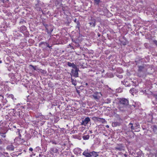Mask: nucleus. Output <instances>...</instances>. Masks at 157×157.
<instances>
[{"instance_id": "obj_20", "label": "nucleus", "mask_w": 157, "mask_h": 157, "mask_svg": "<svg viewBox=\"0 0 157 157\" xmlns=\"http://www.w3.org/2000/svg\"><path fill=\"white\" fill-rule=\"evenodd\" d=\"M89 137L90 136L88 135H84L82 136V138L84 140H87L89 139Z\"/></svg>"}, {"instance_id": "obj_54", "label": "nucleus", "mask_w": 157, "mask_h": 157, "mask_svg": "<svg viewBox=\"0 0 157 157\" xmlns=\"http://www.w3.org/2000/svg\"><path fill=\"white\" fill-rule=\"evenodd\" d=\"M23 151H24V152H26V150H23Z\"/></svg>"}, {"instance_id": "obj_14", "label": "nucleus", "mask_w": 157, "mask_h": 157, "mask_svg": "<svg viewBox=\"0 0 157 157\" xmlns=\"http://www.w3.org/2000/svg\"><path fill=\"white\" fill-rule=\"evenodd\" d=\"M98 153L95 151H92L90 152L91 157L93 156L94 157H97L98 156Z\"/></svg>"}, {"instance_id": "obj_40", "label": "nucleus", "mask_w": 157, "mask_h": 157, "mask_svg": "<svg viewBox=\"0 0 157 157\" xmlns=\"http://www.w3.org/2000/svg\"><path fill=\"white\" fill-rule=\"evenodd\" d=\"M29 150L31 151H33V149L32 147H30L29 148Z\"/></svg>"}, {"instance_id": "obj_16", "label": "nucleus", "mask_w": 157, "mask_h": 157, "mask_svg": "<svg viewBox=\"0 0 157 157\" xmlns=\"http://www.w3.org/2000/svg\"><path fill=\"white\" fill-rule=\"evenodd\" d=\"M121 82L126 86H131L130 84L127 81H121Z\"/></svg>"}, {"instance_id": "obj_57", "label": "nucleus", "mask_w": 157, "mask_h": 157, "mask_svg": "<svg viewBox=\"0 0 157 157\" xmlns=\"http://www.w3.org/2000/svg\"><path fill=\"white\" fill-rule=\"evenodd\" d=\"M79 46V44H78V45H77V46Z\"/></svg>"}, {"instance_id": "obj_52", "label": "nucleus", "mask_w": 157, "mask_h": 157, "mask_svg": "<svg viewBox=\"0 0 157 157\" xmlns=\"http://www.w3.org/2000/svg\"><path fill=\"white\" fill-rule=\"evenodd\" d=\"M106 127H107V128H109V126H108V125H107L106 126Z\"/></svg>"}, {"instance_id": "obj_33", "label": "nucleus", "mask_w": 157, "mask_h": 157, "mask_svg": "<svg viewBox=\"0 0 157 157\" xmlns=\"http://www.w3.org/2000/svg\"><path fill=\"white\" fill-rule=\"evenodd\" d=\"M153 129V130L154 131H156L157 130V128H156V126H155V125L154 126Z\"/></svg>"}, {"instance_id": "obj_26", "label": "nucleus", "mask_w": 157, "mask_h": 157, "mask_svg": "<svg viewBox=\"0 0 157 157\" xmlns=\"http://www.w3.org/2000/svg\"><path fill=\"white\" fill-rule=\"evenodd\" d=\"M0 135L3 138H5L6 137V135L5 134V133H2L1 132H0Z\"/></svg>"}, {"instance_id": "obj_55", "label": "nucleus", "mask_w": 157, "mask_h": 157, "mask_svg": "<svg viewBox=\"0 0 157 157\" xmlns=\"http://www.w3.org/2000/svg\"><path fill=\"white\" fill-rule=\"evenodd\" d=\"M2 63V61L1 60H0V63Z\"/></svg>"}, {"instance_id": "obj_51", "label": "nucleus", "mask_w": 157, "mask_h": 157, "mask_svg": "<svg viewBox=\"0 0 157 157\" xmlns=\"http://www.w3.org/2000/svg\"><path fill=\"white\" fill-rule=\"evenodd\" d=\"M79 151H81V149H77Z\"/></svg>"}, {"instance_id": "obj_32", "label": "nucleus", "mask_w": 157, "mask_h": 157, "mask_svg": "<svg viewBox=\"0 0 157 157\" xmlns=\"http://www.w3.org/2000/svg\"><path fill=\"white\" fill-rule=\"evenodd\" d=\"M80 25H77L76 26V27H75V28L76 29H78V30L79 31L80 30Z\"/></svg>"}, {"instance_id": "obj_38", "label": "nucleus", "mask_w": 157, "mask_h": 157, "mask_svg": "<svg viewBox=\"0 0 157 157\" xmlns=\"http://www.w3.org/2000/svg\"><path fill=\"white\" fill-rule=\"evenodd\" d=\"M3 144V142L1 139H0V145H2Z\"/></svg>"}, {"instance_id": "obj_15", "label": "nucleus", "mask_w": 157, "mask_h": 157, "mask_svg": "<svg viewBox=\"0 0 157 157\" xmlns=\"http://www.w3.org/2000/svg\"><path fill=\"white\" fill-rule=\"evenodd\" d=\"M95 20L94 19H93L92 20V22H90L89 23V24L90 26H91L94 27L95 25Z\"/></svg>"}, {"instance_id": "obj_24", "label": "nucleus", "mask_w": 157, "mask_h": 157, "mask_svg": "<svg viewBox=\"0 0 157 157\" xmlns=\"http://www.w3.org/2000/svg\"><path fill=\"white\" fill-rule=\"evenodd\" d=\"M94 2L96 4L98 5L99 3L100 2V0H94Z\"/></svg>"}, {"instance_id": "obj_21", "label": "nucleus", "mask_w": 157, "mask_h": 157, "mask_svg": "<svg viewBox=\"0 0 157 157\" xmlns=\"http://www.w3.org/2000/svg\"><path fill=\"white\" fill-rule=\"evenodd\" d=\"M111 100L110 98H107L105 100V103L109 104L111 103Z\"/></svg>"}, {"instance_id": "obj_1", "label": "nucleus", "mask_w": 157, "mask_h": 157, "mask_svg": "<svg viewBox=\"0 0 157 157\" xmlns=\"http://www.w3.org/2000/svg\"><path fill=\"white\" fill-rule=\"evenodd\" d=\"M139 61H140V60L136 61L138 67L137 75L139 77H142L146 76V72L147 71V68L146 67V65L143 64L142 65H137Z\"/></svg>"}, {"instance_id": "obj_56", "label": "nucleus", "mask_w": 157, "mask_h": 157, "mask_svg": "<svg viewBox=\"0 0 157 157\" xmlns=\"http://www.w3.org/2000/svg\"><path fill=\"white\" fill-rule=\"evenodd\" d=\"M152 102L154 105H155L154 102L153 101H152Z\"/></svg>"}, {"instance_id": "obj_19", "label": "nucleus", "mask_w": 157, "mask_h": 157, "mask_svg": "<svg viewBox=\"0 0 157 157\" xmlns=\"http://www.w3.org/2000/svg\"><path fill=\"white\" fill-rule=\"evenodd\" d=\"M71 82L72 84L74 85V86H75L77 85V81L76 80H74L72 78H71Z\"/></svg>"}, {"instance_id": "obj_2", "label": "nucleus", "mask_w": 157, "mask_h": 157, "mask_svg": "<svg viewBox=\"0 0 157 157\" xmlns=\"http://www.w3.org/2000/svg\"><path fill=\"white\" fill-rule=\"evenodd\" d=\"M128 105L129 102L128 99L125 98H120L118 108L121 111H125L127 110Z\"/></svg>"}, {"instance_id": "obj_31", "label": "nucleus", "mask_w": 157, "mask_h": 157, "mask_svg": "<svg viewBox=\"0 0 157 157\" xmlns=\"http://www.w3.org/2000/svg\"><path fill=\"white\" fill-rule=\"evenodd\" d=\"M30 66L32 67L33 68L34 70H36V66L35 67L32 65H30Z\"/></svg>"}, {"instance_id": "obj_47", "label": "nucleus", "mask_w": 157, "mask_h": 157, "mask_svg": "<svg viewBox=\"0 0 157 157\" xmlns=\"http://www.w3.org/2000/svg\"><path fill=\"white\" fill-rule=\"evenodd\" d=\"M22 140L23 141V142H25V140H24L23 139H22Z\"/></svg>"}, {"instance_id": "obj_10", "label": "nucleus", "mask_w": 157, "mask_h": 157, "mask_svg": "<svg viewBox=\"0 0 157 157\" xmlns=\"http://www.w3.org/2000/svg\"><path fill=\"white\" fill-rule=\"evenodd\" d=\"M82 155L85 157H91L90 152H89L88 149L85 151L83 153Z\"/></svg>"}, {"instance_id": "obj_41", "label": "nucleus", "mask_w": 157, "mask_h": 157, "mask_svg": "<svg viewBox=\"0 0 157 157\" xmlns=\"http://www.w3.org/2000/svg\"><path fill=\"white\" fill-rule=\"evenodd\" d=\"M25 22V21L24 20H22L21 21H20V23H21V22Z\"/></svg>"}, {"instance_id": "obj_49", "label": "nucleus", "mask_w": 157, "mask_h": 157, "mask_svg": "<svg viewBox=\"0 0 157 157\" xmlns=\"http://www.w3.org/2000/svg\"><path fill=\"white\" fill-rule=\"evenodd\" d=\"M85 85L86 86H87L88 85V84L87 83H86Z\"/></svg>"}, {"instance_id": "obj_58", "label": "nucleus", "mask_w": 157, "mask_h": 157, "mask_svg": "<svg viewBox=\"0 0 157 157\" xmlns=\"http://www.w3.org/2000/svg\"><path fill=\"white\" fill-rule=\"evenodd\" d=\"M1 148H2L1 147H0V149H1Z\"/></svg>"}, {"instance_id": "obj_23", "label": "nucleus", "mask_w": 157, "mask_h": 157, "mask_svg": "<svg viewBox=\"0 0 157 157\" xmlns=\"http://www.w3.org/2000/svg\"><path fill=\"white\" fill-rule=\"evenodd\" d=\"M136 91V89L134 88H133L132 89H131L130 91V93H131V94L133 95V93H134V92H135Z\"/></svg>"}, {"instance_id": "obj_45", "label": "nucleus", "mask_w": 157, "mask_h": 157, "mask_svg": "<svg viewBox=\"0 0 157 157\" xmlns=\"http://www.w3.org/2000/svg\"><path fill=\"white\" fill-rule=\"evenodd\" d=\"M98 36L99 37L101 36V34L99 33H98Z\"/></svg>"}, {"instance_id": "obj_6", "label": "nucleus", "mask_w": 157, "mask_h": 157, "mask_svg": "<svg viewBox=\"0 0 157 157\" xmlns=\"http://www.w3.org/2000/svg\"><path fill=\"white\" fill-rule=\"evenodd\" d=\"M46 30L48 34H51L53 30V27L50 25H46L45 26Z\"/></svg>"}, {"instance_id": "obj_50", "label": "nucleus", "mask_w": 157, "mask_h": 157, "mask_svg": "<svg viewBox=\"0 0 157 157\" xmlns=\"http://www.w3.org/2000/svg\"><path fill=\"white\" fill-rule=\"evenodd\" d=\"M0 96L2 97L3 98H4L3 96L2 95H0Z\"/></svg>"}, {"instance_id": "obj_9", "label": "nucleus", "mask_w": 157, "mask_h": 157, "mask_svg": "<svg viewBox=\"0 0 157 157\" xmlns=\"http://www.w3.org/2000/svg\"><path fill=\"white\" fill-rule=\"evenodd\" d=\"M15 147L12 144L8 145L6 147V149L9 151H13Z\"/></svg>"}, {"instance_id": "obj_3", "label": "nucleus", "mask_w": 157, "mask_h": 157, "mask_svg": "<svg viewBox=\"0 0 157 157\" xmlns=\"http://www.w3.org/2000/svg\"><path fill=\"white\" fill-rule=\"evenodd\" d=\"M75 70L72 69L71 70V74L73 76L75 77H77L78 76V71H79V69L76 67V68H74Z\"/></svg>"}, {"instance_id": "obj_22", "label": "nucleus", "mask_w": 157, "mask_h": 157, "mask_svg": "<svg viewBox=\"0 0 157 157\" xmlns=\"http://www.w3.org/2000/svg\"><path fill=\"white\" fill-rule=\"evenodd\" d=\"M128 126L132 130H133L134 129V127L133 126V124L132 123H130L128 124Z\"/></svg>"}, {"instance_id": "obj_46", "label": "nucleus", "mask_w": 157, "mask_h": 157, "mask_svg": "<svg viewBox=\"0 0 157 157\" xmlns=\"http://www.w3.org/2000/svg\"><path fill=\"white\" fill-rule=\"evenodd\" d=\"M64 9H65V8H64V7H63L62 8V10H63V11H64V10H64Z\"/></svg>"}, {"instance_id": "obj_27", "label": "nucleus", "mask_w": 157, "mask_h": 157, "mask_svg": "<svg viewBox=\"0 0 157 157\" xmlns=\"http://www.w3.org/2000/svg\"><path fill=\"white\" fill-rule=\"evenodd\" d=\"M93 98L95 99H98V96L96 94H93Z\"/></svg>"}, {"instance_id": "obj_25", "label": "nucleus", "mask_w": 157, "mask_h": 157, "mask_svg": "<svg viewBox=\"0 0 157 157\" xmlns=\"http://www.w3.org/2000/svg\"><path fill=\"white\" fill-rule=\"evenodd\" d=\"M9 97L10 98H11L13 100H14V99L15 100L16 99V98H14V96L13 94H10L9 95Z\"/></svg>"}, {"instance_id": "obj_29", "label": "nucleus", "mask_w": 157, "mask_h": 157, "mask_svg": "<svg viewBox=\"0 0 157 157\" xmlns=\"http://www.w3.org/2000/svg\"><path fill=\"white\" fill-rule=\"evenodd\" d=\"M45 45H46L47 47H48L49 48L52 49V46H50L49 45V44L47 42L45 43Z\"/></svg>"}, {"instance_id": "obj_36", "label": "nucleus", "mask_w": 157, "mask_h": 157, "mask_svg": "<svg viewBox=\"0 0 157 157\" xmlns=\"http://www.w3.org/2000/svg\"><path fill=\"white\" fill-rule=\"evenodd\" d=\"M77 25H80V23L78 21H77V22L76 23Z\"/></svg>"}, {"instance_id": "obj_12", "label": "nucleus", "mask_w": 157, "mask_h": 157, "mask_svg": "<svg viewBox=\"0 0 157 157\" xmlns=\"http://www.w3.org/2000/svg\"><path fill=\"white\" fill-rule=\"evenodd\" d=\"M50 150L54 153H57L58 152V149L56 147H55L51 148Z\"/></svg>"}, {"instance_id": "obj_30", "label": "nucleus", "mask_w": 157, "mask_h": 157, "mask_svg": "<svg viewBox=\"0 0 157 157\" xmlns=\"http://www.w3.org/2000/svg\"><path fill=\"white\" fill-rule=\"evenodd\" d=\"M144 47L147 48H148V45L147 43H145L144 44Z\"/></svg>"}, {"instance_id": "obj_5", "label": "nucleus", "mask_w": 157, "mask_h": 157, "mask_svg": "<svg viewBox=\"0 0 157 157\" xmlns=\"http://www.w3.org/2000/svg\"><path fill=\"white\" fill-rule=\"evenodd\" d=\"M114 149L116 151H121L124 150V147L121 144H118L114 148Z\"/></svg>"}, {"instance_id": "obj_59", "label": "nucleus", "mask_w": 157, "mask_h": 157, "mask_svg": "<svg viewBox=\"0 0 157 157\" xmlns=\"http://www.w3.org/2000/svg\"><path fill=\"white\" fill-rule=\"evenodd\" d=\"M7 157H9V156H8V155H7Z\"/></svg>"}, {"instance_id": "obj_28", "label": "nucleus", "mask_w": 157, "mask_h": 157, "mask_svg": "<svg viewBox=\"0 0 157 157\" xmlns=\"http://www.w3.org/2000/svg\"><path fill=\"white\" fill-rule=\"evenodd\" d=\"M50 142L53 144H57V143L55 140L51 141Z\"/></svg>"}, {"instance_id": "obj_48", "label": "nucleus", "mask_w": 157, "mask_h": 157, "mask_svg": "<svg viewBox=\"0 0 157 157\" xmlns=\"http://www.w3.org/2000/svg\"><path fill=\"white\" fill-rule=\"evenodd\" d=\"M155 98L157 100V95L155 96Z\"/></svg>"}, {"instance_id": "obj_13", "label": "nucleus", "mask_w": 157, "mask_h": 157, "mask_svg": "<svg viewBox=\"0 0 157 157\" xmlns=\"http://www.w3.org/2000/svg\"><path fill=\"white\" fill-rule=\"evenodd\" d=\"M134 155L136 157H141L142 155V151H139L138 152L135 153Z\"/></svg>"}, {"instance_id": "obj_39", "label": "nucleus", "mask_w": 157, "mask_h": 157, "mask_svg": "<svg viewBox=\"0 0 157 157\" xmlns=\"http://www.w3.org/2000/svg\"><path fill=\"white\" fill-rule=\"evenodd\" d=\"M3 153L5 155H8L9 154L7 152H3Z\"/></svg>"}, {"instance_id": "obj_11", "label": "nucleus", "mask_w": 157, "mask_h": 157, "mask_svg": "<svg viewBox=\"0 0 157 157\" xmlns=\"http://www.w3.org/2000/svg\"><path fill=\"white\" fill-rule=\"evenodd\" d=\"M67 65L68 66L70 67H72L73 68H76V67H77V66L73 63H71L69 62H67Z\"/></svg>"}, {"instance_id": "obj_44", "label": "nucleus", "mask_w": 157, "mask_h": 157, "mask_svg": "<svg viewBox=\"0 0 157 157\" xmlns=\"http://www.w3.org/2000/svg\"><path fill=\"white\" fill-rule=\"evenodd\" d=\"M122 75H120V76L119 77V78H122Z\"/></svg>"}, {"instance_id": "obj_34", "label": "nucleus", "mask_w": 157, "mask_h": 157, "mask_svg": "<svg viewBox=\"0 0 157 157\" xmlns=\"http://www.w3.org/2000/svg\"><path fill=\"white\" fill-rule=\"evenodd\" d=\"M153 42L155 44V45L157 46V40H154L153 41Z\"/></svg>"}, {"instance_id": "obj_43", "label": "nucleus", "mask_w": 157, "mask_h": 157, "mask_svg": "<svg viewBox=\"0 0 157 157\" xmlns=\"http://www.w3.org/2000/svg\"><path fill=\"white\" fill-rule=\"evenodd\" d=\"M74 21L75 22V23H76V22L77 21V19L76 18H75V20H74Z\"/></svg>"}, {"instance_id": "obj_37", "label": "nucleus", "mask_w": 157, "mask_h": 157, "mask_svg": "<svg viewBox=\"0 0 157 157\" xmlns=\"http://www.w3.org/2000/svg\"><path fill=\"white\" fill-rule=\"evenodd\" d=\"M46 42H41L40 44H45V43Z\"/></svg>"}, {"instance_id": "obj_7", "label": "nucleus", "mask_w": 157, "mask_h": 157, "mask_svg": "<svg viewBox=\"0 0 157 157\" xmlns=\"http://www.w3.org/2000/svg\"><path fill=\"white\" fill-rule=\"evenodd\" d=\"M90 121V120L89 117H86L84 120H82V122L81 123V124L86 126Z\"/></svg>"}, {"instance_id": "obj_17", "label": "nucleus", "mask_w": 157, "mask_h": 157, "mask_svg": "<svg viewBox=\"0 0 157 157\" xmlns=\"http://www.w3.org/2000/svg\"><path fill=\"white\" fill-rule=\"evenodd\" d=\"M26 29V27L24 25H23L20 27V30L22 33L25 31Z\"/></svg>"}, {"instance_id": "obj_53", "label": "nucleus", "mask_w": 157, "mask_h": 157, "mask_svg": "<svg viewBox=\"0 0 157 157\" xmlns=\"http://www.w3.org/2000/svg\"><path fill=\"white\" fill-rule=\"evenodd\" d=\"M20 105L19 103H18V104L17 105Z\"/></svg>"}, {"instance_id": "obj_8", "label": "nucleus", "mask_w": 157, "mask_h": 157, "mask_svg": "<svg viewBox=\"0 0 157 157\" xmlns=\"http://www.w3.org/2000/svg\"><path fill=\"white\" fill-rule=\"evenodd\" d=\"M41 4L40 3V1H37V2L35 4V8L37 10L40 11L41 9Z\"/></svg>"}, {"instance_id": "obj_18", "label": "nucleus", "mask_w": 157, "mask_h": 157, "mask_svg": "<svg viewBox=\"0 0 157 157\" xmlns=\"http://www.w3.org/2000/svg\"><path fill=\"white\" fill-rule=\"evenodd\" d=\"M112 125L113 127H116L119 126L120 125V123L118 122H113L112 123Z\"/></svg>"}, {"instance_id": "obj_42", "label": "nucleus", "mask_w": 157, "mask_h": 157, "mask_svg": "<svg viewBox=\"0 0 157 157\" xmlns=\"http://www.w3.org/2000/svg\"><path fill=\"white\" fill-rule=\"evenodd\" d=\"M93 118H94L96 119H97L98 121V119H100V118H98L97 117H94Z\"/></svg>"}, {"instance_id": "obj_35", "label": "nucleus", "mask_w": 157, "mask_h": 157, "mask_svg": "<svg viewBox=\"0 0 157 157\" xmlns=\"http://www.w3.org/2000/svg\"><path fill=\"white\" fill-rule=\"evenodd\" d=\"M1 2L3 3H5L6 2L7 0H0Z\"/></svg>"}, {"instance_id": "obj_4", "label": "nucleus", "mask_w": 157, "mask_h": 157, "mask_svg": "<svg viewBox=\"0 0 157 157\" xmlns=\"http://www.w3.org/2000/svg\"><path fill=\"white\" fill-rule=\"evenodd\" d=\"M9 76L10 78V81L11 83L13 84H14L17 80V79L15 77L14 75L13 74H10Z\"/></svg>"}]
</instances>
